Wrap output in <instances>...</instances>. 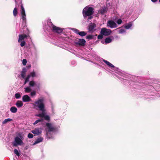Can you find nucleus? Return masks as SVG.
<instances>
[{
    "instance_id": "1",
    "label": "nucleus",
    "mask_w": 160,
    "mask_h": 160,
    "mask_svg": "<svg viewBox=\"0 0 160 160\" xmlns=\"http://www.w3.org/2000/svg\"><path fill=\"white\" fill-rule=\"evenodd\" d=\"M44 99L43 98L38 99L37 101L35 102L34 103H32L34 108H38L40 111H42L41 113H40L35 115L36 116L44 118L47 120H49L50 117L48 115H46L45 112V105L43 102Z\"/></svg>"
},
{
    "instance_id": "2",
    "label": "nucleus",
    "mask_w": 160,
    "mask_h": 160,
    "mask_svg": "<svg viewBox=\"0 0 160 160\" xmlns=\"http://www.w3.org/2000/svg\"><path fill=\"white\" fill-rule=\"evenodd\" d=\"M23 138V136L22 133H18V136L15 138L14 141L12 142L13 146H17L18 145H23V143L22 140Z\"/></svg>"
},
{
    "instance_id": "3",
    "label": "nucleus",
    "mask_w": 160,
    "mask_h": 160,
    "mask_svg": "<svg viewBox=\"0 0 160 160\" xmlns=\"http://www.w3.org/2000/svg\"><path fill=\"white\" fill-rule=\"evenodd\" d=\"M93 8L91 7L87 6L83 9L82 13L84 18L92 15L93 13Z\"/></svg>"
},
{
    "instance_id": "4",
    "label": "nucleus",
    "mask_w": 160,
    "mask_h": 160,
    "mask_svg": "<svg viewBox=\"0 0 160 160\" xmlns=\"http://www.w3.org/2000/svg\"><path fill=\"white\" fill-rule=\"evenodd\" d=\"M112 32V31L110 29H108L106 28H102L100 32V33L105 36H108L110 35Z\"/></svg>"
},
{
    "instance_id": "5",
    "label": "nucleus",
    "mask_w": 160,
    "mask_h": 160,
    "mask_svg": "<svg viewBox=\"0 0 160 160\" xmlns=\"http://www.w3.org/2000/svg\"><path fill=\"white\" fill-rule=\"evenodd\" d=\"M107 26L111 28H115L117 27L116 23L112 20H109L107 23Z\"/></svg>"
},
{
    "instance_id": "6",
    "label": "nucleus",
    "mask_w": 160,
    "mask_h": 160,
    "mask_svg": "<svg viewBox=\"0 0 160 160\" xmlns=\"http://www.w3.org/2000/svg\"><path fill=\"white\" fill-rule=\"evenodd\" d=\"M51 24L53 32L58 33H61L63 31V29H62L55 26L52 23H51Z\"/></svg>"
},
{
    "instance_id": "7",
    "label": "nucleus",
    "mask_w": 160,
    "mask_h": 160,
    "mask_svg": "<svg viewBox=\"0 0 160 160\" xmlns=\"http://www.w3.org/2000/svg\"><path fill=\"white\" fill-rule=\"evenodd\" d=\"M21 13L22 15V18L23 22L26 21V15L25 13V11L24 8L22 5H21Z\"/></svg>"
},
{
    "instance_id": "8",
    "label": "nucleus",
    "mask_w": 160,
    "mask_h": 160,
    "mask_svg": "<svg viewBox=\"0 0 160 160\" xmlns=\"http://www.w3.org/2000/svg\"><path fill=\"white\" fill-rule=\"evenodd\" d=\"M35 76V72L33 71L32 72H31L29 75L27 77L25 78V82L24 83V84H26V83L29 81V78L30 77H32L33 78Z\"/></svg>"
},
{
    "instance_id": "9",
    "label": "nucleus",
    "mask_w": 160,
    "mask_h": 160,
    "mask_svg": "<svg viewBox=\"0 0 160 160\" xmlns=\"http://www.w3.org/2000/svg\"><path fill=\"white\" fill-rule=\"evenodd\" d=\"M32 132L35 135H39L42 132V129L41 128H36L32 131Z\"/></svg>"
},
{
    "instance_id": "10",
    "label": "nucleus",
    "mask_w": 160,
    "mask_h": 160,
    "mask_svg": "<svg viewBox=\"0 0 160 160\" xmlns=\"http://www.w3.org/2000/svg\"><path fill=\"white\" fill-rule=\"evenodd\" d=\"M72 30L76 33L79 35L81 36H84L86 35V33L83 31L80 32L78 30L75 28H73Z\"/></svg>"
},
{
    "instance_id": "11",
    "label": "nucleus",
    "mask_w": 160,
    "mask_h": 160,
    "mask_svg": "<svg viewBox=\"0 0 160 160\" xmlns=\"http://www.w3.org/2000/svg\"><path fill=\"white\" fill-rule=\"evenodd\" d=\"M22 99L23 102H29L32 101L30 98L27 95H24L23 96Z\"/></svg>"
},
{
    "instance_id": "12",
    "label": "nucleus",
    "mask_w": 160,
    "mask_h": 160,
    "mask_svg": "<svg viewBox=\"0 0 160 160\" xmlns=\"http://www.w3.org/2000/svg\"><path fill=\"white\" fill-rule=\"evenodd\" d=\"M27 35H19V38L18 40V42H20L24 40L25 38H26L27 37Z\"/></svg>"
},
{
    "instance_id": "13",
    "label": "nucleus",
    "mask_w": 160,
    "mask_h": 160,
    "mask_svg": "<svg viewBox=\"0 0 160 160\" xmlns=\"http://www.w3.org/2000/svg\"><path fill=\"white\" fill-rule=\"evenodd\" d=\"M86 42L85 40L83 39H78V42L76 43L80 45L83 46Z\"/></svg>"
},
{
    "instance_id": "14",
    "label": "nucleus",
    "mask_w": 160,
    "mask_h": 160,
    "mask_svg": "<svg viewBox=\"0 0 160 160\" xmlns=\"http://www.w3.org/2000/svg\"><path fill=\"white\" fill-rule=\"evenodd\" d=\"M46 126L49 132L52 131L54 129L53 127L52 126V125L50 123H47Z\"/></svg>"
},
{
    "instance_id": "15",
    "label": "nucleus",
    "mask_w": 160,
    "mask_h": 160,
    "mask_svg": "<svg viewBox=\"0 0 160 160\" xmlns=\"http://www.w3.org/2000/svg\"><path fill=\"white\" fill-rule=\"evenodd\" d=\"M107 11V9L106 8L104 7H102L100 10H99L98 11V12L99 13H101L102 14H103L104 13Z\"/></svg>"
},
{
    "instance_id": "16",
    "label": "nucleus",
    "mask_w": 160,
    "mask_h": 160,
    "mask_svg": "<svg viewBox=\"0 0 160 160\" xmlns=\"http://www.w3.org/2000/svg\"><path fill=\"white\" fill-rule=\"evenodd\" d=\"M16 105L18 108L21 107L23 105V103L21 101L18 100L16 103Z\"/></svg>"
},
{
    "instance_id": "17",
    "label": "nucleus",
    "mask_w": 160,
    "mask_h": 160,
    "mask_svg": "<svg viewBox=\"0 0 160 160\" xmlns=\"http://www.w3.org/2000/svg\"><path fill=\"white\" fill-rule=\"evenodd\" d=\"M27 71L26 69L25 68H24L22 69V71L21 72V75L22 77L23 78H25V75L26 74V72Z\"/></svg>"
},
{
    "instance_id": "18",
    "label": "nucleus",
    "mask_w": 160,
    "mask_h": 160,
    "mask_svg": "<svg viewBox=\"0 0 160 160\" xmlns=\"http://www.w3.org/2000/svg\"><path fill=\"white\" fill-rule=\"evenodd\" d=\"M95 25L94 24H91L89 26V31H92L95 27Z\"/></svg>"
},
{
    "instance_id": "19",
    "label": "nucleus",
    "mask_w": 160,
    "mask_h": 160,
    "mask_svg": "<svg viewBox=\"0 0 160 160\" xmlns=\"http://www.w3.org/2000/svg\"><path fill=\"white\" fill-rule=\"evenodd\" d=\"M10 111L12 113H15L17 112V109L15 107H12L10 108Z\"/></svg>"
},
{
    "instance_id": "20",
    "label": "nucleus",
    "mask_w": 160,
    "mask_h": 160,
    "mask_svg": "<svg viewBox=\"0 0 160 160\" xmlns=\"http://www.w3.org/2000/svg\"><path fill=\"white\" fill-rule=\"evenodd\" d=\"M43 139L42 138H38L36 141L33 143V145L36 144L42 141Z\"/></svg>"
},
{
    "instance_id": "21",
    "label": "nucleus",
    "mask_w": 160,
    "mask_h": 160,
    "mask_svg": "<svg viewBox=\"0 0 160 160\" xmlns=\"http://www.w3.org/2000/svg\"><path fill=\"white\" fill-rule=\"evenodd\" d=\"M112 41V39L110 38H107L105 39V44H107L111 42Z\"/></svg>"
},
{
    "instance_id": "22",
    "label": "nucleus",
    "mask_w": 160,
    "mask_h": 160,
    "mask_svg": "<svg viewBox=\"0 0 160 160\" xmlns=\"http://www.w3.org/2000/svg\"><path fill=\"white\" fill-rule=\"evenodd\" d=\"M132 23L130 22L128 24H126L125 26V28L127 29H129L132 26Z\"/></svg>"
},
{
    "instance_id": "23",
    "label": "nucleus",
    "mask_w": 160,
    "mask_h": 160,
    "mask_svg": "<svg viewBox=\"0 0 160 160\" xmlns=\"http://www.w3.org/2000/svg\"><path fill=\"white\" fill-rule=\"evenodd\" d=\"M108 66L112 68H114V70L118 71V68H115V67L114 66V65H113L110 62L109 63V64H108Z\"/></svg>"
},
{
    "instance_id": "24",
    "label": "nucleus",
    "mask_w": 160,
    "mask_h": 160,
    "mask_svg": "<svg viewBox=\"0 0 160 160\" xmlns=\"http://www.w3.org/2000/svg\"><path fill=\"white\" fill-rule=\"evenodd\" d=\"M13 14L14 16L16 17L18 13V11L16 7L14 8L13 12Z\"/></svg>"
},
{
    "instance_id": "25",
    "label": "nucleus",
    "mask_w": 160,
    "mask_h": 160,
    "mask_svg": "<svg viewBox=\"0 0 160 160\" xmlns=\"http://www.w3.org/2000/svg\"><path fill=\"white\" fill-rule=\"evenodd\" d=\"M25 92L26 93H28L30 92L31 90L30 88L29 87L25 88Z\"/></svg>"
},
{
    "instance_id": "26",
    "label": "nucleus",
    "mask_w": 160,
    "mask_h": 160,
    "mask_svg": "<svg viewBox=\"0 0 160 160\" xmlns=\"http://www.w3.org/2000/svg\"><path fill=\"white\" fill-rule=\"evenodd\" d=\"M12 120V119H10V118L6 119L3 121L2 123L3 124H5L8 122L11 121Z\"/></svg>"
},
{
    "instance_id": "27",
    "label": "nucleus",
    "mask_w": 160,
    "mask_h": 160,
    "mask_svg": "<svg viewBox=\"0 0 160 160\" xmlns=\"http://www.w3.org/2000/svg\"><path fill=\"white\" fill-rule=\"evenodd\" d=\"M14 153L17 156H20V153L18 151L17 149H15L14 151Z\"/></svg>"
},
{
    "instance_id": "28",
    "label": "nucleus",
    "mask_w": 160,
    "mask_h": 160,
    "mask_svg": "<svg viewBox=\"0 0 160 160\" xmlns=\"http://www.w3.org/2000/svg\"><path fill=\"white\" fill-rule=\"evenodd\" d=\"M35 85V82L33 81H31L29 82V85L31 86H34Z\"/></svg>"
},
{
    "instance_id": "29",
    "label": "nucleus",
    "mask_w": 160,
    "mask_h": 160,
    "mask_svg": "<svg viewBox=\"0 0 160 160\" xmlns=\"http://www.w3.org/2000/svg\"><path fill=\"white\" fill-rule=\"evenodd\" d=\"M15 97L17 99H19L21 97L20 94L19 93H16L15 94Z\"/></svg>"
},
{
    "instance_id": "30",
    "label": "nucleus",
    "mask_w": 160,
    "mask_h": 160,
    "mask_svg": "<svg viewBox=\"0 0 160 160\" xmlns=\"http://www.w3.org/2000/svg\"><path fill=\"white\" fill-rule=\"evenodd\" d=\"M43 119H42V118L40 119L37 120L35 121V122L33 123V124L34 125H35V124L38 123V122H39L42 121H43Z\"/></svg>"
},
{
    "instance_id": "31",
    "label": "nucleus",
    "mask_w": 160,
    "mask_h": 160,
    "mask_svg": "<svg viewBox=\"0 0 160 160\" xmlns=\"http://www.w3.org/2000/svg\"><path fill=\"white\" fill-rule=\"evenodd\" d=\"M122 22V20L121 19H118L117 21V23L118 24H121Z\"/></svg>"
},
{
    "instance_id": "32",
    "label": "nucleus",
    "mask_w": 160,
    "mask_h": 160,
    "mask_svg": "<svg viewBox=\"0 0 160 160\" xmlns=\"http://www.w3.org/2000/svg\"><path fill=\"white\" fill-rule=\"evenodd\" d=\"M125 32V31L123 29H121L119 31V33H122Z\"/></svg>"
},
{
    "instance_id": "33",
    "label": "nucleus",
    "mask_w": 160,
    "mask_h": 160,
    "mask_svg": "<svg viewBox=\"0 0 160 160\" xmlns=\"http://www.w3.org/2000/svg\"><path fill=\"white\" fill-rule=\"evenodd\" d=\"M20 45L21 47H23L25 45V42L24 41L21 42Z\"/></svg>"
},
{
    "instance_id": "34",
    "label": "nucleus",
    "mask_w": 160,
    "mask_h": 160,
    "mask_svg": "<svg viewBox=\"0 0 160 160\" xmlns=\"http://www.w3.org/2000/svg\"><path fill=\"white\" fill-rule=\"evenodd\" d=\"M93 38V36L92 35H88L87 36L86 38L88 39H92Z\"/></svg>"
},
{
    "instance_id": "35",
    "label": "nucleus",
    "mask_w": 160,
    "mask_h": 160,
    "mask_svg": "<svg viewBox=\"0 0 160 160\" xmlns=\"http://www.w3.org/2000/svg\"><path fill=\"white\" fill-rule=\"evenodd\" d=\"M27 62V60L26 59H23L22 60V64L24 65H26Z\"/></svg>"
},
{
    "instance_id": "36",
    "label": "nucleus",
    "mask_w": 160,
    "mask_h": 160,
    "mask_svg": "<svg viewBox=\"0 0 160 160\" xmlns=\"http://www.w3.org/2000/svg\"><path fill=\"white\" fill-rule=\"evenodd\" d=\"M28 137L30 138H32L33 137V135L32 134L29 133L28 135Z\"/></svg>"
},
{
    "instance_id": "37",
    "label": "nucleus",
    "mask_w": 160,
    "mask_h": 160,
    "mask_svg": "<svg viewBox=\"0 0 160 160\" xmlns=\"http://www.w3.org/2000/svg\"><path fill=\"white\" fill-rule=\"evenodd\" d=\"M30 95L31 96L35 95H36V92L35 91H33L31 92Z\"/></svg>"
},
{
    "instance_id": "38",
    "label": "nucleus",
    "mask_w": 160,
    "mask_h": 160,
    "mask_svg": "<svg viewBox=\"0 0 160 160\" xmlns=\"http://www.w3.org/2000/svg\"><path fill=\"white\" fill-rule=\"evenodd\" d=\"M103 38V35H102V34H101V35H99L98 36V39H101L102 38Z\"/></svg>"
},
{
    "instance_id": "39",
    "label": "nucleus",
    "mask_w": 160,
    "mask_h": 160,
    "mask_svg": "<svg viewBox=\"0 0 160 160\" xmlns=\"http://www.w3.org/2000/svg\"><path fill=\"white\" fill-rule=\"evenodd\" d=\"M103 61L108 65V64L109 63V62L108 61H106L105 60H104Z\"/></svg>"
},
{
    "instance_id": "40",
    "label": "nucleus",
    "mask_w": 160,
    "mask_h": 160,
    "mask_svg": "<svg viewBox=\"0 0 160 160\" xmlns=\"http://www.w3.org/2000/svg\"><path fill=\"white\" fill-rule=\"evenodd\" d=\"M153 2H156L157 1V0H151Z\"/></svg>"
},
{
    "instance_id": "41",
    "label": "nucleus",
    "mask_w": 160,
    "mask_h": 160,
    "mask_svg": "<svg viewBox=\"0 0 160 160\" xmlns=\"http://www.w3.org/2000/svg\"><path fill=\"white\" fill-rule=\"evenodd\" d=\"M92 16H90V17H89L88 18V19H91V18H92Z\"/></svg>"
},
{
    "instance_id": "42",
    "label": "nucleus",
    "mask_w": 160,
    "mask_h": 160,
    "mask_svg": "<svg viewBox=\"0 0 160 160\" xmlns=\"http://www.w3.org/2000/svg\"><path fill=\"white\" fill-rule=\"evenodd\" d=\"M159 2H160V0H159Z\"/></svg>"
}]
</instances>
